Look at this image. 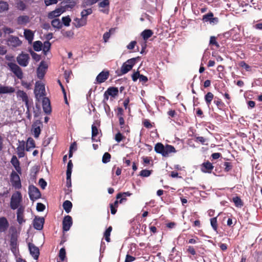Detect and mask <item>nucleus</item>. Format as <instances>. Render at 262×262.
<instances>
[{"instance_id": "1", "label": "nucleus", "mask_w": 262, "mask_h": 262, "mask_svg": "<svg viewBox=\"0 0 262 262\" xmlns=\"http://www.w3.org/2000/svg\"><path fill=\"white\" fill-rule=\"evenodd\" d=\"M155 151L157 154H161L164 157H168L170 154L175 153L177 151L173 146L169 144L164 145L160 142L155 144Z\"/></svg>"}, {"instance_id": "2", "label": "nucleus", "mask_w": 262, "mask_h": 262, "mask_svg": "<svg viewBox=\"0 0 262 262\" xmlns=\"http://www.w3.org/2000/svg\"><path fill=\"white\" fill-rule=\"evenodd\" d=\"M22 202V195L19 191H16L11 196L10 206L12 210H15L20 207Z\"/></svg>"}, {"instance_id": "3", "label": "nucleus", "mask_w": 262, "mask_h": 262, "mask_svg": "<svg viewBox=\"0 0 262 262\" xmlns=\"http://www.w3.org/2000/svg\"><path fill=\"white\" fill-rule=\"evenodd\" d=\"M140 59V57L132 58L124 62L121 68V74L123 75L130 71L136 63Z\"/></svg>"}, {"instance_id": "4", "label": "nucleus", "mask_w": 262, "mask_h": 262, "mask_svg": "<svg viewBox=\"0 0 262 262\" xmlns=\"http://www.w3.org/2000/svg\"><path fill=\"white\" fill-rule=\"evenodd\" d=\"M9 70L19 79L23 78V72L21 69L15 63L9 62L7 63Z\"/></svg>"}, {"instance_id": "5", "label": "nucleus", "mask_w": 262, "mask_h": 262, "mask_svg": "<svg viewBox=\"0 0 262 262\" xmlns=\"http://www.w3.org/2000/svg\"><path fill=\"white\" fill-rule=\"evenodd\" d=\"M29 195L31 200L34 201L41 197L39 190L35 186L31 185L29 186Z\"/></svg>"}, {"instance_id": "6", "label": "nucleus", "mask_w": 262, "mask_h": 262, "mask_svg": "<svg viewBox=\"0 0 262 262\" xmlns=\"http://www.w3.org/2000/svg\"><path fill=\"white\" fill-rule=\"evenodd\" d=\"M10 181L12 185L16 189L21 187V181L18 174L14 171H12L10 174Z\"/></svg>"}, {"instance_id": "7", "label": "nucleus", "mask_w": 262, "mask_h": 262, "mask_svg": "<svg viewBox=\"0 0 262 262\" xmlns=\"http://www.w3.org/2000/svg\"><path fill=\"white\" fill-rule=\"evenodd\" d=\"M118 93L119 90L118 88L114 86L108 88L104 93V101H107L110 96L113 98H115L118 95Z\"/></svg>"}, {"instance_id": "8", "label": "nucleus", "mask_w": 262, "mask_h": 262, "mask_svg": "<svg viewBox=\"0 0 262 262\" xmlns=\"http://www.w3.org/2000/svg\"><path fill=\"white\" fill-rule=\"evenodd\" d=\"M30 56L28 54H25L23 52L19 54L16 57L17 63L21 67H26L29 63Z\"/></svg>"}, {"instance_id": "9", "label": "nucleus", "mask_w": 262, "mask_h": 262, "mask_svg": "<svg viewBox=\"0 0 262 262\" xmlns=\"http://www.w3.org/2000/svg\"><path fill=\"white\" fill-rule=\"evenodd\" d=\"M47 68V64L45 61H42L37 69V76L39 79H42L44 77Z\"/></svg>"}, {"instance_id": "10", "label": "nucleus", "mask_w": 262, "mask_h": 262, "mask_svg": "<svg viewBox=\"0 0 262 262\" xmlns=\"http://www.w3.org/2000/svg\"><path fill=\"white\" fill-rule=\"evenodd\" d=\"M110 72L108 70H103L101 72L96 78V83L100 84L105 82L109 77Z\"/></svg>"}, {"instance_id": "11", "label": "nucleus", "mask_w": 262, "mask_h": 262, "mask_svg": "<svg viewBox=\"0 0 262 262\" xmlns=\"http://www.w3.org/2000/svg\"><path fill=\"white\" fill-rule=\"evenodd\" d=\"M73 224L72 218L71 216L67 215L65 216L62 221V230L63 232L70 230Z\"/></svg>"}, {"instance_id": "12", "label": "nucleus", "mask_w": 262, "mask_h": 262, "mask_svg": "<svg viewBox=\"0 0 262 262\" xmlns=\"http://www.w3.org/2000/svg\"><path fill=\"white\" fill-rule=\"evenodd\" d=\"M28 247L30 254L32 256L34 259L37 260L39 255V248L34 244L31 243L28 244Z\"/></svg>"}, {"instance_id": "13", "label": "nucleus", "mask_w": 262, "mask_h": 262, "mask_svg": "<svg viewBox=\"0 0 262 262\" xmlns=\"http://www.w3.org/2000/svg\"><path fill=\"white\" fill-rule=\"evenodd\" d=\"M100 125V121L95 120L92 125V139L93 140H94L95 138L97 137L99 132H101V130L98 129Z\"/></svg>"}, {"instance_id": "14", "label": "nucleus", "mask_w": 262, "mask_h": 262, "mask_svg": "<svg viewBox=\"0 0 262 262\" xmlns=\"http://www.w3.org/2000/svg\"><path fill=\"white\" fill-rule=\"evenodd\" d=\"M45 91V85L41 82H39V81L36 82L35 83V88L34 90V93L35 95L37 97L43 96V95H44Z\"/></svg>"}, {"instance_id": "15", "label": "nucleus", "mask_w": 262, "mask_h": 262, "mask_svg": "<svg viewBox=\"0 0 262 262\" xmlns=\"http://www.w3.org/2000/svg\"><path fill=\"white\" fill-rule=\"evenodd\" d=\"M45 219L43 217L35 216L33 220V227L38 230H40L43 228Z\"/></svg>"}, {"instance_id": "16", "label": "nucleus", "mask_w": 262, "mask_h": 262, "mask_svg": "<svg viewBox=\"0 0 262 262\" xmlns=\"http://www.w3.org/2000/svg\"><path fill=\"white\" fill-rule=\"evenodd\" d=\"M42 108L45 113L49 114L51 112L50 101L47 97H44L42 99Z\"/></svg>"}, {"instance_id": "17", "label": "nucleus", "mask_w": 262, "mask_h": 262, "mask_svg": "<svg viewBox=\"0 0 262 262\" xmlns=\"http://www.w3.org/2000/svg\"><path fill=\"white\" fill-rule=\"evenodd\" d=\"M25 207L21 206L19 207L17 210V221L19 224H21L26 222L24 219V213Z\"/></svg>"}, {"instance_id": "18", "label": "nucleus", "mask_w": 262, "mask_h": 262, "mask_svg": "<svg viewBox=\"0 0 262 262\" xmlns=\"http://www.w3.org/2000/svg\"><path fill=\"white\" fill-rule=\"evenodd\" d=\"M9 226V223L6 217H0V233L5 232L7 230Z\"/></svg>"}, {"instance_id": "19", "label": "nucleus", "mask_w": 262, "mask_h": 262, "mask_svg": "<svg viewBox=\"0 0 262 262\" xmlns=\"http://www.w3.org/2000/svg\"><path fill=\"white\" fill-rule=\"evenodd\" d=\"M213 168L212 164L208 161L204 162L201 165V170L205 173H211Z\"/></svg>"}, {"instance_id": "20", "label": "nucleus", "mask_w": 262, "mask_h": 262, "mask_svg": "<svg viewBox=\"0 0 262 262\" xmlns=\"http://www.w3.org/2000/svg\"><path fill=\"white\" fill-rule=\"evenodd\" d=\"M61 8L64 9V12L69 8H73L76 4L74 0L64 1L61 3Z\"/></svg>"}, {"instance_id": "21", "label": "nucleus", "mask_w": 262, "mask_h": 262, "mask_svg": "<svg viewBox=\"0 0 262 262\" xmlns=\"http://www.w3.org/2000/svg\"><path fill=\"white\" fill-rule=\"evenodd\" d=\"M8 44L13 47H17L21 45V41L16 36H11L8 39Z\"/></svg>"}, {"instance_id": "22", "label": "nucleus", "mask_w": 262, "mask_h": 262, "mask_svg": "<svg viewBox=\"0 0 262 262\" xmlns=\"http://www.w3.org/2000/svg\"><path fill=\"white\" fill-rule=\"evenodd\" d=\"M64 12V9L62 8L61 7L56 9L55 10L52 11L48 13V17L50 19H53L54 17L59 16L61 14Z\"/></svg>"}, {"instance_id": "23", "label": "nucleus", "mask_w": 262, "mask_h": 262, "mask_svg": "<svg viewBox=\"0 0 262 262\" xmlns=\"http://www.w3.org/2000/svg\"><path fill=\"white\" fill-rule=\"evenodd\" d=\"M17 237L15 236L14 235L12 234L10 238V245L11 247V251L15 253L16 251V249L17 248Z\"/></svg>"}, {"instance_id": "24", "label": "nucleus", "mask_w": 262, "mask_h": 262, "mask_svg": "<svg viewBox=\"0 0 262 262\" xmlns=\"http://www.w3.org/2000/svg\"><path fill=\"white\" fill-rule=\"evenodd\" d=\"M16 21L19 25H25L30 21V18L27 15H20L17 17Z\"/></svg>"}, {"instance_id": "25", "label": "nucleus", "mask_w": 262, "mask_h": 262, "mask_svg": "<svg viewBox=\"0 0 262 262\" xmlns=\"http://www.w3.org/2000/svg\"><path fill=\"white\" fill-rule=\"evenodd\" d=\"M11 163L18 173H21L20 163L15 156H13L11 160Z\"/></svg>"}, {"instance_id": "26", "label": "nucleus", "mask_w": 262, "mask_h": 262, "mask_svg": "<svg viewBox=\"0 0 262 262\" xmlns=\"http://www.w3.org/2000/svg\"><path fill=\"white\" fill-rule=\"evenodd\" d=\"M131 195H132V193L128 191L125 192H123V193H119L117 194V195L116 196V199H120V200H119V203H122L124 201H126V196H129Z\"/></svg>"}, {"instance_id": "27", "label": "nucleus", "mask_w": 262, "mask_h": 262, "mask_svg": "<svg viewBox=\"0 0 262 262\" xmlns=\"http://www.w3.org/2000/svg\"><path fill=\"white\" fill-rule=\"evenodd\" d=\"M154 34L153 31L150 29L144 30L141 34L143 39L146 41L149 38H150Z\"/></svg>"}, {"instance_id": "28", "label": "nucleus", "mask_w": 262, "mask_h": 262, "mask_svg": "<svg viewBox=\"0 0 262 262\" xmlns=\"http://www.w3.org/2000/svg\"><path fill=\"white\" fill-rule=\"evenodd\" d=\"M35 146V141L33 138L31 137L28 138L26 143V150L27 151H29L31 148H34Z\"/></svg>"}, {"instance_id": "29", "label": "nucleus", "mask_w": 262, "mask_h": 262, "mask_svg": "<svg viewBox=\"0 0 262 262\" xmlns=\"http://www.w3.org/2000/svg\"><path fill=\"white\" fill-rule=\"evenodd\" d=\"M24 36L28 41L31 42L33 39L34 33L31 30L26 29L24 31Z\"/></svg>"}, {"instance_id": "30", "label": "nucleus", "mask_w": 262, "mask_h": 262, "mask_svg": "<svg viewBox=\"0 0 262 262\" xmlns=\"http://www.w3.org/2000/svg\"><path fill=\"white\" fill-rule=\"evenodd\" d=\"M62 206L65 211L69 213L71 211L73 205L70 201L66 200L63 202Z\"/></svg>"}, {"instance_id": "31", "label": "nucleus", "mask_w": 262, "mask_h": 262, "mask_svg": "<svg viewBox=\"0 0 262 262\" xmlns=\"http://www.w3.org/2000/svg\"><path fill=\"white\" fill-rule=\"evenodd\" d=\"M214 95L211 92H208L204 97L205 102L209 107L211 103V101L213 99Z\"/></svg>"}, {"instance_id": "32", "label": "nucleus", "mask_w": 262, "mask_h": 262, "mask_svg": "<svg viewBox=\"0 0 262 262\" xmlns=\"http://www.w3.org/2000/svg\"><path fill=\"white\" fill-rule=\"evenodd\" d=\"M99 0H83L81 5V7L83 8H85L88 6H92Z\"/></svg>"}, {"instance_id": "33", "label": "nucleus", "mask_w": 262, "mask_h": 262, "mask_svg": "<svg viewBox=\"0 0 262 262\" xmlns=\"http://www.w3.org/2000/svg\"><path fill=\"white\" fill-rule=\"evenodd\" d=\"M14 91V88L12 87L0 86V94L12 93Z\"/></svg>"}, {"instance_id": "34", "label": "nucleus", "mask_w": 262, "mask_h": 262, "mask_svg": "<svg viewBox=\"0 0 262 262\" xmlns=\"http://www.w3.org/2000/svg\"><path fill=\"white\" fill-rule=\"evenodd\" d=\"M232 201L234 203V205L237 207H242L244 205V203L239 196H235L232 199Z\"/></svg>"}, {"instance_id": "35", "label": "nucleus", "mask_w": 262, "mask_h": 262, "mask_svg": "<svg viewBox=\"0 0 262 262\" xmlns=\"http://www.w3.org/2000/svg\"><path fill=\"white\" fill-rule=\"evenodd\" d=\"M53 27L60 29L62 27V24L58 18H55L51 21Z\"/></svg>"}, {"instance_id": "36", "label": "nucleus", "mask_w": 262, "mask_h": 262, "mask_svg": "<svg viewBox=\"0 0 262 262\" xmlns=\"http://www.w3.org/2000/svg\"><path fill=\"white\" fill-rule=\"evenodd\" d=\"M112 231V227L110 226L106 229V230L105 231L104 233L103 236L105 238L106 241L107 242H110L111 241L110 235Z\"/></svg>"}, {"instance_id": "37", "label": "nucleus", "mask_w": 262, "mask_h": 262, "mask_svg": "<svg viewBox=\"0 0 262 262\" xmlns=\"http://www.w3.org/2000/svg\"><path fill=\"white\" fill-rule=\"evenodd\" d=\"M214 103L216 104L217 108L220 110H223L226 106L225 103L222 101L221 99L219 98H217L216 100H214Z\"/></svg>"}, {"instance_id": "38", "label": "nucleus", "mask_w": 262, "mask_h": 262, "mask_svg": "<svg viewBox=\"0 0 262 262\" xmlns=\"http://www.w3.org/2000/svg\"><path fill=\"white\" fill-rule=\"evenodd\" d=\"M17 96L18 97L20 98L23 102L29 98L27 93L21 90H18L17 91Z\"/></svg>"}, {"instance_id": "39", "label": "nucleus", "mask_w": 262, "mask_h": 262, "mask_svg": "<svg viewBox=\"0 0 262 262\" xmlns=\"http://www.w3.org/2000/svg\"><path fill=\"white\" fill-rule=\"evenodd\" d=\"M41 129L40 126H36V125H33V133L35 138H37L40 134Z\"/></svg>"}, {"instance_id": "40", "label": "nucleus", "mask_w": 262, "mask_h": 262, "mask_svg": "<svg viewBox=\"0 0 262 262\" xmlns=\"http://www.w3.org/2000/svg\"><path fill=\"white\" fill-rule=\"evenodd\" d=\"M93 13L92 8H88L83 10L81 12V16L83 18H86L87 16Z\"/></svg>"}, {"instance_id": "41", "label": "nucleus", "mask_w": 262, "mask_h": 262, "mask_svg": "<svg viewBox=\"0 0 262 262\" xmlns=\"http://www.w3.org/2000/svg\"><path fill=\"white\" fill-rule=\"evenodd\" d=\"M33 49L35 51H40L42 47V43L40 41H36L33 43Z\"/></svg>"}, {"instance_id": "42", "label": "nucleus", "mask_w": 262, "mask_h": 262, "mask_svg": "<svg viewBox=\"0 0 262 262\" xmlns=\"http://www.w3.org/2000/svg\"><path fill=\"white\" fill-rule=\"evenodd\" d=\"M213 16V13L211 12H210L208 13L207 14H205L203 16L202 20L204 22H208V21L210 22V21L211 20V19H212Z\"/></svg>"}, {"instance_id": "43", "label": "nucleus", "mask_w": 262, "mask_h": 262, "mask_svg": "<svg viewBox=\"0 0 262 262\" xmlns=\"http://www.w3.org/2000/svg\"><path fill=\"white\" fill-rule=\"evenodd\" d=\"M51 45V43L48 40L43 42L42 47L43 48V52L45 54H46V53L50 49Z\"/></svg>"}, {"instance_id": "44", "label": "nucleus", "mask_w": 262, "mask_h": 262, "mask_svg": "<svg viewBox=\"0 0 262 262\" xmlns=\"http://www.w3.org/2000/svg\"><path fill=\"white\" fill-rule=\"evenodd\" d=\"M238 64L241 67L244 68L247 72H250L252 71L251 67L247 64L244 61H241Z\"/></svg>"}, {"instance_id": "45", "label": "nucleus", "mask_w": 262, "mask_h": 262, "mask_svg": "<svg viewBox=\"0 0 262 262\" xmlns=\"http://www.w3.org/2000/svg\"><path fill=\"white\" fill-rule=\"evenodd\" d=\"M210 224L213 230L215 231H217L218 227L217 222V217L211 218L210 219Z\"/></svg>"}, {"instance_id": "46", "label": "nucleus", "mask_w": 262, "mask_h": 262, "mask_svg": "<svg viewBox=\"0 0 262 262\" xmlns=\"http://www.w3.org/2000/svg\"><path fill=\"white\" fill-rule=\"evenodd\" d=\"M111 155L108 152H105L102 157V161L103 163H107L111 160Z\"/></svg>"}, {"instance_id": "47", "label": "nucleus", "mask_w": 262, "mask_h": 262, "mask_svg": "<svg viewBox=\"0 0 262 262\" xmlns=\"http://www.w3.org/2000/svg\"><path fill=\"white\" fill-rule=\"evenodd\" d=\"M77 27H81L82 26H85L86 24L87 23V18H83L81 17L80 19H77Z\"/></svg>"}, {"instance_id": "48", "label": "nucleus", "mask_w": 262, "mask_h": 262, "mask_svg": "<svg viewBox=\"0 0 262 262\" xmlns=\"http://www.w3.org/2000/svg\"><path fill=\"white\" fill-rule=\"evenodd\" d=\"M209 44L210 45L214 46L217 49L219 48L220 45L216 41V38L215 36H211L210 38Z\"/></svg>"}, {"instance_id": "49", "label": "nucleus", "mask_w": 262, "mask_h": 262, "mask_svg": "<svg viewBox=\"0 0 262 262\" xmlns=\"http://www.w3.org/2000/svg\"><path fill=\"white\" fill-rule=\"evenodd\" d=\"M224 171L225 172H229L233 168V165L231 162H225L224 163Z\"/></svg>"}, {"instance_id": "50", "label": "nucleus", "mask_w": 262, "mask_h": 262, "mask_svg": "<svg viewBox=\"0 0 262 262\" xmlns=\"http://www.w3.org/2000/svg\"><path fill=\"white\" fill-rule=\"evenodd\" d=\"M152 170L147 169L142 170L140 172V176L143 177H148L151 173Z\"/></svg>"}, {"instance_id": "51", "label": "nucleus", "mask_w": 262, "mask_h": 262, "mask_svg": "<svg viewBox=\"0 0 262 262\" xmlns=\"http://www.w3.org/2000/svg\"><path fill=\"white\" fill-rule=\"evenodd\" d=\"M66 250L64 248H62L60 249L59 253V257L61 261H63L66 258Z\"/></svg>"}, {"instance_id": "52", "label": "nucleus", "mask_w": 262, "mask_h": 262, "mask_svg": "<svg viewBox=\"0 0 262 262\" xmlns=\"http://www.w3.org/2000/svg\"><path fill=\"white\" fill-rule=\"evenodd\" d=\"M26 148V143L24 141H19V145L16 149L18 151H25Z\"/></svg>"}, {"instance_id": "53", "label": "nucleus", "mask_w": 262, "mask_h": 262, "mask_svg": "<svg viewBox=\"0 0 262 262\" xmlns=\"http://www.w3.org/2000/svg\"><path fill=\"white\" fill-rule=\"evenodd\" d=\"M62 21L65 26H69L70 22L71 21V19L69 16H67L62 18Z\"/></svg>"}, {"instance_id": "54", "label": "nucleus", "mask_w": 262, "mask_h": 262, "mask_svg": "<svg viewBox=\"0 0 262 262\" xmlns=\"http://www.w3.org/2000/svg\"><path fill=\"white\" fill-rule=\"evenodd\" d=\"M113 30V28H111L108 32L104 33V34L103 35V39L104 40V42H106L108 41V39L111 36V32Z\"/></svg>"}, {"instance_id": "55", "label": "nucleus", "mask_w": 262, "mask_h": 262, "mask_svg": "<svg viewBox=\"0 0 262 262\" xmlns=\"http://www.w3.org/2000/svg\"><path fill=\"white\" fill-rule=\"evenodd\" d=\"M110 5V1L109 0H103L102 2H100L98 4V6L100 8H105L106 7H108Z\"/></svg>"}, {"instance_id": "56", "label": "nucleus", "mask_w": 262, "mask_h": 262, "mask_svg": "<svg viewBox=\"0 0 262 262\" xmlns=\"http://www.w3.org/2000/svg\"><path fill=\"white\" fill-rule=\"evenodd\" d=\"M72 168L73 163L72 160H70L68 163L66 174H68L69 176H70V174H71Z\"/></svg>"}, {"instance_id": "57", "label": "nucleus", "mask_w": 262, "mask_h": 262, "mask_svg": "<svg viewBox=\"0 0 262 262\" xmlns=\"http://www.w3.org/2000/svg\"><path fill=\"white\" fill-rule=\"evenodd\" d=\"M143 124L144 126L147 128H151L153 127L152 123L148 119H144L143 121Z\"/></svg>"}, {"instance_id": "58", "label": "nucleus", "mask_w": 262, "mask_h": 262, "mask_svg": "<svg viewBox=\"0 0 262 262\" xmlns=\"http://www.w3.org/2000/svg\"><path fill=\"white\" fill-rule=\"evenodd\" d=\"M142 159L144 166H147L148 164H149L151 161V157H143Z\"/></svg>"}, {"instance_id": "59", "label": "nucleus", "mask_w": 262, "mask_h": 262, "mask_svg": "<svg viewBox=\"0 0 262 262\" xmlns=\"http://www.w3.org/2000/svg\"><path fill=\"white\" fill-rule=\"evenodd\" d=\"M31 55L34 60L36 61H38L40 60V56L33 51L30 52Z\"/></svg>"}, {"instance_id": "60", "label": "nucleus", "mask_w": 262, "mask_h": 262, "mask_svg": "<svg viewBox=\"0 0 262 262\" xmlns=\"http://www.w3.org/2000/svg\"><path fill=\"white\" fill-rule=\"evenodd\" d=\"M123 138L124 137L120 132L117 133L115 137V140L118 142H120Z\"/></svg>"}, {"instance_id": "61", "label": "nucleus", "mask_w": 262, "mask_h": 262, "mask_svg": "<svg viewBox=\"0 0 262 262\" xmlns=\"http://www.w3.org/2000/svg\"><path fill=\"white\" fill-rule=\"evenodd\" d=\"M38 183L39 186L42 189H44L47 185V183L46 182V181L42 178H41L39 180Z\"/></svg>"}, {"instance_id": "62", "label": "nucleus", "mask_w": 262, "mask_h": 262, "mask_svg": "<svg viewBox=\"0 0 262 262\" xmlns=\"http://www.w3.org/2000/svg\"><path fill=\"white\" fill-rule=\"evenodd\" d=\"M45 205L41 203H38L36 205V210L38 211H43L45 209Z\"/></svg>"}, {"instance_id": "63", "label": "nucleus", "mask_w": 262, "mask_h": 262, "mask_svg": "<svg viewBox=\"0 0 262 262\" xmlns=\"http://www.w3.org/2000/svg\"><path fill=\"white\" fill-rule=\"evenodd\" d=\"M207 141V139L204 138L203 137H195V141L197 142H200L202 144H205V142Z\"/></svg>"}, {"instance_id": "64", "label": "nucleus", "mask_w": 262, "mask_h": 262, "mask_svg": "<svg viewBox=\"0 0 262 262\" xmlns=\"http://www.w3.org/2000/svg\"><path fill=\"white\" fill-rule=\"evenodd\" d=\"M17 7L20 10H24L26 8V6L23 1H20L17 4Z\"/></svg>"}]
</instances>
